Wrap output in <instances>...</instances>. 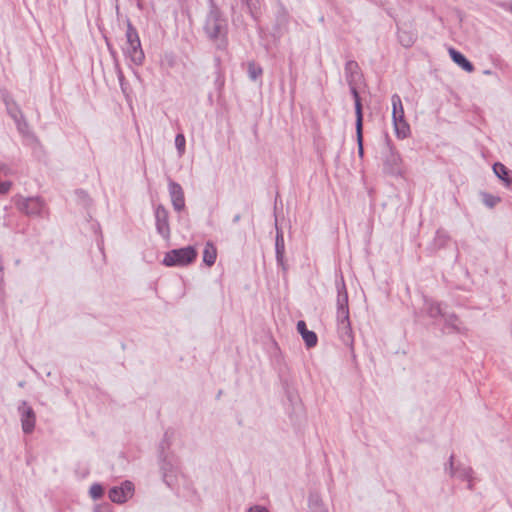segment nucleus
<instances>
[{
    "label": "nucleus",
    "instance_id": "6",
    "mask_svg": "<svg viewBox=\"0 0 512 512\" xmlns=\"http://www.w3.org/2000/svg\"><path fill=\"white\" fill-rule=\"evenodd\" d=\"M383 170L385 173L393 176H402L404 174L403 161L392 145L390 139H386V153L383 159Z\"/></svg>",
    "mask_w": 512,
    "mask_h": 512
},
{
    "label": "nucleus",
    "instance_id": "14",
    "mask_svg": "<svg viewBox=\"0 0 512 512\" xmlns=\"http://www.w3.org/2000/svg\"><path fill=\"white\" fill-rule=\"evenodd\" d=\"M277 233L275 239V252L278 265L282 268L283 272H286L285 264V240L281 230L276 226Z\"/></svg>",
    "mask_w": 512,
    "mask_h": 512
},
{
    "label": "nucleus",
    "instance_id": "11",
    "mask_svg": "<svg viewBox=\"0 0 512 512\" xmlns=\"http://www.w3.org/2000/svg\"><path fill=\"white\" fill-rule=\"evenodd\" d=\"M345 79L348 86L359 85L363 80V74L358 63L354 60H349L345 64L344 68Z\"/></svg>",
    "mask_w": 512,
    "mask_h": 512
},
{
    "label": "nucleus",
    "instance_id": "31",
    "mask_svg": "<svg viewBox=\"0 0 512 512\" xmlns=\"http://www.w3.org/2000/svg\"><path fill=\"white\" fill-rule=\"evenodd\" d=\"M12 186V183L9 181H0V194H6L9 192L10 188Z\"/></svg>",
    "mask_w": 512,
    "mask_h": 512
},
{
    "label": "nucleus",
    "instance_id": "13",
    "mask_svg": "<svg viewBox=\"0 0 512 512\" xmlns=\"http://www.w3.org/2000/svg\"><path fill=\"white\" fill-rule=\"evenodd\" d=\"M449 473L451 476L458 477L462 480H467L469 482L468 487L469 489H472V474L473 470L469 466H459L454 467V455L452 454L449 458Z\"/></svg>",
    "mask_w": 512,
    "mask_h": 512
},
{
    "label": "nucleus",
    "instance_id": "36",
    "mask_svg": "<svg viewBox=\"0 0 512 512\" xmlns=\"http://www.w3.org/2000/svg\"><path fill=\"white\" fill-rule=\"evenodd\" d=\"M110 53H111L112 56L115 55V52L113 50H110Z\"/></svg>",
    "mask_w": 512,
    "mask_h": 512
},
{
    "label": "nucleus",
    "instance_id": "12",
    "mask_svg": "<svg viewBox=\"0 0 512 512\" xmlns=\"http://www.w3.org/2000/svg\"><path fill=\"white\" fill-rule=\"evenodd\" d=\"M169 195L173 208L176 211H181L185 207L184 192L180 184L170 181L169 182Z\"/></svg>",
    "mask_w": 512,
    "mask_h": 512
},
{
    "label": "nucleus",
    "instance_id": "9",
    "mask_svg": "<svg viewBox=\"0 0 512 512\" xmlns=\"http://www.w3.org/2000/svg\"><path fill=\"white\" fill-rule=\"evenodd\" d=\"M134 494V484L131 481H124L120 486H114L109 490V499L117 504L128 501Z\"/></svg>",
    "mask_w": 512,
    "mask_h": 512
},
{
    "label": "nucleus",
    "instance_id": "10",
    "mask_svg": "<svg viewBox=\"0 0 512 512\" xmlns=\"http://www.w3.org/2000/svg\"><path fill=\"white\" fill-rule=\"evenodd\" d=\"M18 412L23 432L25 434L32 433L36 423V415L33 408L26 401H22L18 407Z\"/></svg>",
    "mask_w": 512,
    "mask_h": 512
},
{
    "label": "nucleus",
    "instance_id": "3",
    "mask_svg": "<svg viewBox=\"0 0 512 512\" xmlns=\"http://www.w3.org/2000/svg\"><path fill=\"white\" fill-rule=\"evenodd\" d=\"M126 42L122 48L126 58L134 65L141 66L145 60V54L141 46V41L136 28L130 21L127 22Z\"/></svg>",
    "mask_w": 512,
    "mask_h": 512
},
{
    "label": "nucleus",
    "instance_id": "30",
    "mask_svg": "<svg viewBox=\"0 0 512 512\" xmlns=\"http://www.w3.org/2000/svg\"><path fill=\"white\" fill-rule=\"evenodd\" d=\"M186 139L183 134H177L175 137V146L180 155L185 152Z\"/></svg>",
    "mask_w": 512,
    "mask_h": 512
},
{
    "label": "nucleus",
    "instance_id": "35",
    "mask_svg": "<svg viewBox=\"0 0 512 512\" xmlns=\"http://www.w3.org/2000/svg\"><path fill=\"white\" fill-rule=\"evenodd\" d=\"M241 219V215L240 214H236L233 218V223H238Z\"/></svg>",
    "mask_w": 512,
    "mask_h": 512
},
{
    "label": "nucleus",
    "instance_id": "1",
    "mask_svg": "<svg viewBox=\"0 0 512 512\" xmlns=\"http://www.w3.org/2000/svg\"><path fill=\"white\" fill-rule=\"evenodd\" d=\"M203 31L217 49H227L228 21L213 0H209V10L203 23Z\"/></svg>",
    "mask_w": 512,
    "mask_h": 512
},
{
    "label": "nucleus",
    "instance_id": "16",
    "mask_svg": "<svg viewBox=\"0 0 512 512\" xmlns=\"http://www.w3.org/2000/svg\"><path fill=\"white\" fill-rule=\"evenodd\" d=\"M444 321L445 325L455 333L466 334L468 332V329L455 313L445 314Z\"/></svg>",
    "mask_w": 512,
    "mask_h": 512
},
{
    "label": "nucleus",
    "instance_id": "5",
    "mask_svg": "<svg viewBox=\"0 0 512 512\" xmlns=\"http://www.w3.org/2000/svg\"><path fill=\"white\" fill-rule=\"evenodd\" d=\"M392 102V120L395 128V133L398 138L404 139L410 132V127L405 120L404 108L402 100L398 94H393L391 97Z\"/></svg>",
    "mask_w": 512,
    "mask_h": 512
},
{
    "label": "nucleus",
    "instance_id": "8",
    "mask_svg": "<svg viewBox=\"0 0 512 512\" xmlns=\"http://www.w3.org/2000/svg\"><path fill=\"white\" fill-rule=\"evenodd\" d=\"M155 226L159 235L165 240H169L171 237V229L169 224V212L162 205L159 204L155 207Z\"/></svg>",
    "mask_w": 512,
    "mask_h": 512
},
{
    "label": "nucleus",
    "instance_id": "24",
    "mask_svg": "<svg viewBox=\"0 0 512 512\" xmlns=\"http://www.w3.org/2000/svg\"><path fill=\"white\" fill-rule=\"evenodd\" d=\"M115 70H116L117 78H118V81H119V84H120V88H121L123 94L125 95V97L128 99L129 98L128 85H127V83L125 81V77H124L123 71L120 68L118 63H116V65H115Z\"/></svg>",
    "mask_w": 512,
    "mask_h": 512
},
{
    "label": "nucleus",
    "instance_id": "32",
    "mask_svg": "<svg viewBox=\"0 0 512 512\" xmlns=\"http://www.w3.org/2000/svg\"><path fill=\"white\" fill-rule=\"evenodd\" d=\"M247 512H269L267 508L261 505H254L248 509Z\"/></svg>",
    "mask_w": 512,
    "mask_h": 512
},
{
    "label": "nucleus",
    "instance_id": "17",
    "mask_svg": "<svg viewBox=\"0 0 512 512\" xmlns=\"http://www.w3.org/2000/svg\"><path fill=\"white\" fill-rule=\"evenodd\" d=\"M449 55L451 59L464 71L469 73L474 71V65L461 52L457 51L454 48H450Z\"/></svg>",
    "mask_w": 512,
    "mask_h": 512
},
{
    "label": "nucleus",
    "instance_id": "27",
    "mask_svg": "<svg viewBox=\"0 0 512 512\" xmlns=\"http://www.w3.org/2000/svg\"><path fill=\"white\" fill-rule=\"evenodd\" d=\"M103 487L99 483H94L89 489V494L92 499L97 500L103 496Z\"/></svg>",
    "mask_w": 512,
    "mask_h": 512
},
{
    "label": "nucleus",
    "instance_id": "22",
    "mask_svg": "<svg viewBox=\"0 0 512 512\" xmlns=\"http://www.w3.org/2000/svg\"><path fill=\"white\" fill-rule=\"evenodd\" d=\"M247 72H248L249 78L252 81H256L263 74V70H262L261 66L258 65L257 63H255L254 61L248 62V64H247Z\"/></svg>",
    "mask_w": 512,
    "mask_h": 512
},
{
    "label": "nucleus",
    "instance_id": "26",
    "mask_svg": "<svg viewBox=\"0 0 512 512\" xmlns=\"http://www.w3.org/2000/svg\"><path fill=\"white\" fill-rule=\"evenodd\" d=\"M481 195L483 203L489 208L495 207L501 201L500 197L494 196L489 193H482Z\"/></svg>",
    "mask_w": 512,
    "mask_h": 512
},
{
    "label": "nucleus",
    "instance_id": "21",
    "mask_svg": "<svg viewBox=\"0 0 512 512\" xmlns=\"http://www.w3.org/2000/svg\"><path fill=\"white\" fill-rule=\"evenodd\" d=\"M216 258V248L212 243H207L203 251V262L208 266H212L215 263Z\"/></svg>",
    "mask_w": 512,
    "mask_h": 512
},
{
    "label": "nucleus",
    "instance_id": "25",
    "mask_svg": "<svg viewBox=\"0 0 512 512\" xmlns=\"http://www.w3.org/2000/svg\"><path fill=\"white\" fill-rule=\"evenodd\" d=\"M427 313L430 317L436 318L438 316L444 317L445 314L442 311L441 304L439 302H431L427 307Z\"/></svg>",
    "mask_w": 512,
    "mask_h": 512
},
{
    "label": "nucleus",
    "instance_id": "19",
    "mask_svg": "<svg viewBox=\"0 0 512 512\" xmlns=\"http://www.w3.org/2000/svg\"><path fill=\"white\" fill-rule=\"evenodd\" d=\"M349 89H350V93L354 99L355 116H356L355 123H363V110H362L361 98H360V95L358 92V85L349 86Z\"/></svg>",
    "mask_w": 512,
    "mask_h": 512
},
{
    "label": "nucleus",
    "instance_id": "18",
    "mask_svg": "<svg viewBox=\"0 0 512 512\" xmlns=\"http://www.w3.org/2000/svg\"><path fill=\"white\" fill-rule=\"evenodd\" d=\"M493 171L495 175L504 182L506 186H510L512 183V171L508 169L504 164L497 162L493 165Z\"/></svg>",
    "mask_w": 512,
    "mask_h": 512
},
{
    "label": "nucleus",
    "instance_id": "33",
    "mask_svg": "<svg viewBox=\"0 0 512 512\" xmlns=\"http://www.w3.org/2000/svg\"><path fill=\"white\" fill-rule=\"evenodd\" d=\"M243 3L246 4L247 8L249 9L250 13L253 14V4L251 0H241Z\"/></svg>",
    "mask_w": 512,
    "mask_h": 512
},
{
    "label": "nucleus",
    "instance_id": "34",
    "mask_svg": "<svg viewBox=\"0 0 512 512\" xmlns=\"http://www.w3.org/2000/svg\"><path fill=\"white\" fill-rule=\"evenodd\" d=\"M7 171H8V167L6 164L4 163H0V175L1 174H4L6 175L7 174Z\"/></svg>",
    "mask_w": 512,
    "mask_h": 512
},
{
    "label": "nucleus",
    "instance_id": "15",
    "mask_svg": "<svg viewBox=\"0 0 512 512\" xmlns=\"http://www.w3.org/2000/svg\"><path fill=\"white\" fill-rule=\"evenodd\" d=\"M297 330L302 336L307 348H313L317 345L318 337L314 331L308 330L305 321L300 320L297 323Z\"/></svg>",
    "mask_w": 512,
    "mask_h": 512
},
{
    "label": "nucleus",
    "instance_id": "7",
    "mask_svg": "<svg viewBox=\"0 0 512 512\" xmlns=\"http://www.w3.org/2000/svg\"><path fill=\"white\" fill-rule=\"evenodd\" d=\"M15 204L17 209L27 216H42L46 210V204L41 197L18 196Z\"/></svg>",
    "mask_w": 512,
    "mask_h": 512
},
{
    "label": "nucleus",
    "instance_id": "20",
    "mask_svg": "<svg viewBox=\"0 0 512 512\" xmlns=\"http://www.w3.org/2000/svg\"><path fill=\"white\" fill-rule=\"evenodd\" d=\"M308 505L309 512H328L318 493H311L309 495Z\"/></svg>",
    "mask_w": 512,
    "mask_h": 512
},
{
    "label": "nucleus",
    "instance_id": "29",
    "mask_svg": "<svg viewBox=\"0 0 512 512\" xmlns=\"http://www.w3.org/2000/svg\"><path fill=\"white\" fill-rule=\"evenodd\" d=\"M9 113L10 115L12 116V118L15 120L17 126L19 129H21V125L22 123L26 126V122L24 120V116L22 114V112L18 109L16 110H13V109H9Z\"/></svg>",
    "mask_w": 512,
    "mask_h": 512
},
{
    "label": "nucleus",
    "instance_id": "2",
    "mask_svg": "<svg viewBox=\"0 0 512 512\" xmlns=\"http://www.w3.org/2000/svg\"><path fill=\"white\" fill-rule=\"evenodd\" d=\"M337 290V331L342 342L347 346H352L354 337L349 319L348 292L344 278L336 281Z\"/></svg>",
    "mask_w": 512,
    "mask_h": 512
},
{
    "label": "nucleus",
    "instance_id": "23",
    "mask_svg": "<svg viewBox=\"0 0 512 512\" xmlns=\"http://www.w3.org/2000/svg\"><path fill=\"white\" fill-rule=\"evenodd\" d=\"M355 129H356L358 154H359L360 157H363V154H364V148H363V123H355Z\"/></svg>",
    "mask_w": 512,
    "mask_h": 512
},
{
    "label": "nucleus",
    "instance_id": "4",
    "mask_svg": "<svg viewBox=\"0 0 512 512\" xmlns=\"http://www.w3.org/2000/svg\"><path fill=\"white\" fill-rule=\"evenodd\" d=\"M196 257L197 251L192 246L172 249L165 254L162 264L166 267H183L191 264Z\"/></svg>",
    "mask_w": 512,
    "mask_h": 512
},
{
    "label": "nucleus",
    "instance_id": "28",
    "mask_svg": "<svg viewBox=\"0 0 512 512\" xmlns=\"http://www.w3.org/2000/svg\"><path fill=\"white\" fill-rule=\"evenodd\" d=\"M398 38H399L400 43L404 47H411L414 43V39H413L412 35L405 31L399 32Z\"/></svg>",
    "mask_w": 512,
    "mask_h": 512
}]
</instances>
